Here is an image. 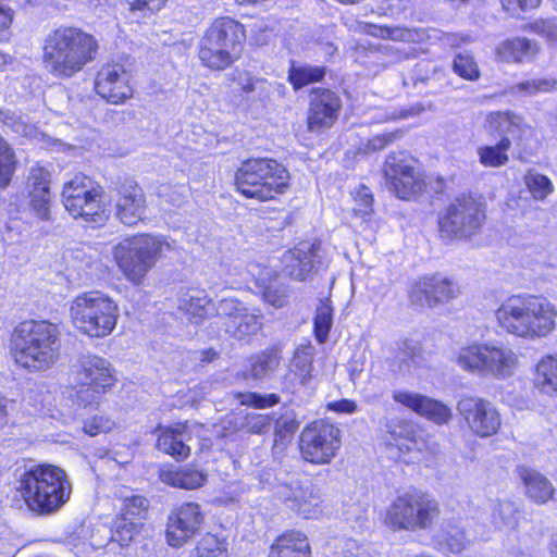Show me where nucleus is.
Returning a JSON list of instances; mask_svg holds the SVG:
<instances>
[{"mask_svg": "<svg viewBox=\"0 0 557 557\" xmlns=\"http://www.w3.org/2000/svg\"><path fill=\"white\" fill-rule=\"evenodd\" d=\"M524 183L535 200H545L554 191L552 181L537 172L529 171L524 176Z\"/></svg>", "mask_w": 557, "mask_h": 557, "instance_id": "45", "label": "nucleus"}, {"mask_svg": "<svg viewBox=\"0 0 557 557\" xmlns=\"http://www.w3.org/2000/svg\"><path fill=\"white\" fill-rule=\"evenodd\" d=\"M534 33L554 41L557 39V24L552 20H537L531 24Z\"/></svg>", "mask_w": 557, "mask_h": 557, "instance_id": "57", "label": "nucleus"}, {"mask_svg": "<svg viewBox=\"0 0 557 557\" xmlns=\"http://www.w3.org/2000/svg\"><path fill=\"white\" fill-rule=\"evenodd\" d=\"M246 308L242 306V304L234 298H224L221 299L215 306L216 315L220 318H224L225 321H230L235 319L236 315H239Z\"/></svg>", "mask_w": 557, "mask_h": 557, "instance_id": "53", "label": "nucleus"}, {"mask_svg": "<svg viewBox=\"0 0 557 557\" xmlns=\"http://www.w3.org/2000/svg\"><path fill=\"white\" fill-rule=\"evenodd\" d=\"M131 74L120 63L103 65L95 81L97 94L108 102L119 104L133 96Z\"/></svg>", "mask_w": 557, "mask_h": 557, "instance_id": "19", "label": "nucleus"}, {"mask_svg": "<svg viewBox=\"0 0 557 557\" xmlns=\"http://www.w3.org/2000/svg\"><path fill=\"white\" fill-rule=\"evenodd\" d=\"M51 174L45 169H33L28 177L29 206L41 220L49 219Z\"/></svg>", "mask_w": 557, "mask_h": 557, "instance_id": "25", "label": "nucleus"}, {"mask_svg": "<svg viewBox=\"0 0 557 557\" xmlns=\"http://www.w3.org/2000/svg\"><path fill=\"white\" fill-rule=\"evenodd\" d=\"M556 81L547 77H535L522 81L513 86V90L523 96H535L540 92L550 91Z\"/></svg>", "mask_w": 557, "mask_h": 557, "instance_id": "47", "label": "nucleus"}, {"mask_svg": "<svg viewBox=\"0 0 557 557\" xmlns=\"http://www.w3.org/2000/svg\"><path fill=\"white\" fill-rule=\"evenodd\" d=\"M311 548L305 534L298 531L285 532L270 548L268 557H310Z\"/></svg>", "mask_w": 557, "mask_h": 557, "instance_id": "28", "label": "nucleus"}, {"mask_svg": "<svg viewBox=\"0 0 557 557\" xmlns=\"http://www.w3.org/2000/svg\"><path fill=\"white\" fill-rule=\"evenodd\" d=\"M74 384L86 388L78 392V400L91 404L99 395L113 386L116 379L111 363L94 354H81L71 366Z\"/></svg>", "mask_w": 557, "mask_h": 557, "instance_id": "12", "label": "nucleus"}, {"mask_svg": "<svg viewBox=\"0 0 557 557\" xmlns=\"http://www.w3.org/2000/svg\"><path fill=\"white\" fill-rule=\"evenodd\" d=\"M330 410L343 413H354L357 411V405L355 401L349 399H341L327 405Z\"/></svg>", "mask_w": 557, "mask_h": 557, "instance_id": "62", "label": "nucleus"}, {"mask_svg": "<svg viewBox=\"0 0 557 557\" xmlns=\"http://www.w3.org/2000/svg\"><path fill=\"white\" fill-rule=\"evenodd\" d=\"M210 302L203 290H195L181 298L180 309L186 312L193 323L199 324L208 315Z\"/></svg>", "mask_w": 557, "mask_h": 557, "instance_id": "35", "label": "nucleus"}, {"mask_svg": "<svg viewBox=\"0 0 557 557\" xmlns=\"http://www.w3.org/2000/svg\"><path fill=\"white\" fill-rule=\"evenodd\" d=\"M282 262L285 275L297 282L312 281L326 268L320 243L298 244L283 255Z\"/></svg>", "mask_w": 557, "mask_h": 557, "instance_id": "16", "label": "nucleus"}, {"mask_svg": "<svg viewBox=\"0 0 557 557\" xmlns=\"http://www.w3.org/2000/svg\"><path fill=\"white\" fill-rule=\"evenodd\" d=\"M290 175L274 159L251 158L242 163L235 174L237 190L247 198L260 201L275 199L289 189Z\"/></svg>", "mask_w": 557, "mask_h": 557, "instance_id": "5", "label": "nucleus"}, {"mask_svg": "<svg viewBox=\"0 0 557 557\" xmlns=\"http://www.w3.org/2000/svg\"><path fill=\"white\" fill-rule=\"evenodd\" d=\"M511 146L508 137H503L495 146H483L478 149L479 160L484 166L498 168L505 165L509 158L507 151Z\"/></svg>", "mask_w": 557, "mask_h": 557, "instance_id": "38", "label": "nucleus"}, {"mask_svg": "<svg viewBox=\"0 0 557 557\" xmlns=\"http://www.w3.org/2000/svg\"><path fill=\"white\" fill-rule=\"evenodd\" d=\"M272 420L269 414L251 413L246 417L245 429L250 434H265L272 428Z\"/></svg>", "mask_w": 557, "mask_h": 557, "instance_id": "51", "label": "nucleus"}, {"mask_svg": "<svg viewBox=\"0 0 557 557\" xmlns=\"http://www.w3.org/2000/svg\"><path fill=\"white\" fill-rule=\"evenodd\" d=\"M540 2L541 0H502L504 9L512 14L518 11L534 9Z\"/></svg>", "mask_w": 557, "mask_h": 557, "instance_id": "60", "label": "nucleus"}, {"mask_svg": "<svg viewBox=\"0 0 557 557\" xmlns=\"http://www.w3.org/2000/svg\"><path fill=\"white\" fill-rule=\"evenodd\" d=\"M440 513L437 500L428 494L406 492L389 505L385 523L394 531H425L437 523Z\"/></svg>", "mask_w": 557, "mask_h": 557, "instance_id": "9", "label": "nucleus"}, {"mask_svg": "<svg viewBox=\"0 0 557 557\" xmlns=\"http://www.w3.org/2000/svg\"><path fill=\"white\" fill-rule=\"evenodd\" d=\"M388 433L393 438L397 437H408L411 433V428L408 423L403 421H392L388 425Z\"/></svg>", "mask_w": 557, "mask_h": 557, "instance_id": "61", "label": "nucleus"}, {"mask_svg": "<svg viewBox=\"0 0 557 557\" xmlns=\"http://www.w3.org/2000/svg\"><path fill=\"white\" fill-rule=\"evenodd\" d=\"M447 544L454 553L461 552L466 546V537L463 532H456V534H448Z\"/></svg>", "mask_w": 557, "mask_h": 557, "instance_id": "64", "label": "nucleus"}, {"mask_svg": "<svg viewBox=\"0 0 557 557\" xmlns=\"http://www.w3.org/2000/svg\"><path fill=\"white\" fill-rule=\"evenodd\" d=\"M16 169V158L11 145L0 135V187H7Z\"/></svg>", "mask_w": 557, "mask_h": 557, "instance_id": "43", "label": "nucleus"}, {"mask_svg": "<svg viewBox=\"0 0 557 557\" xmlns=\"http://www.w3.org/2000/svg\"><path fill=\"white\" fill-rule=\"evenodd\" d=\"M74 326L96 338L106 337L116 325L119 308L107 295L87 292L76 296L70 307Z\"/></svg>", "mask_w": 557, "mask_h": 557, "instance_id": "8", "label": "nucleus"}, {"mask_svg": "<svg viewBox=\"0 0 557 557\" xmlns=\"http://www.w3.org/2000/svg\"><path fill=\"white\" fill-rule=\"evenodd\" d=\"M356 200L360 202L359 208L356 209L360 215H367L372 211L373 197L368 187L362 185L358 189Z\"/></svg>", "mask_w": 557, "mask_h": 557, "instance_id": "59", "label": "nucleus"}, {"mask_svg": "<svg viewBox=\"0 0 557 557\" xmlns=\"http://www.w3.org/2000/svg\"><path fill=\"white\" fill-rule=\"evenodd\" d=\"M534 384L544 394H557V355H548L537 363Z\"/></svg>", "mask_w": 557, "mask_h": 557, "instance_id": "32", "label": "nucleus"}, {"mask_svg": "<svg viewBox=\"0 0 557 557\" xmlns=\"http://www.w3.org/2000/svg\"><path fill=\"white\" fill-rule=\"evenodd\" d=\"M385 184L398 198L410 200L424 189V181L414 168L407 163L405 153L392 152L384 163Z\"/></svg>", "mask_w": 557, "mask_h": 557, "instance_id": "15", "label": "nucleus"}, {"mask_svg": "<svg viewBox=\"0 0 557 557\" xmlns=\"http://www.w3.org/2000/svg\"><path fill=\"white\" fill-rule=\"evenodd\" d=\"M313 351L314 348L310 345L300 346L296 349L293 358V367H295L302 376V382L311 377V371L313 368Z\"/></svg>", "mask_w": 557, "mask_h": 557, "instance_id": "49", "label": "nucleus"}, {"mask_svg": "<svg viewBox=\"0 0 557 557\" xmlns=\"http://www.w3.org/2000/svg\"><path fill=\"white\" fill-rule=\"evenodd\" d=\"M453 70L457 75L468 81H475L480 76V71L474 58L467 51L459 52L455 55Z\"/></svg>", "mask_w": 557, "mask_h": 557, "instance_id": "46", "label": "nucleus"}, {"mask_svg": "<svg viewBox=\"0 0 557 557\" xmlns=\"http://www.w3.org/2000/svg\"><path fill=\"white\" fill-rule=\"evenodd\" d=\"M457 410L469 429L480 437H490L500 428V416L487 399L468 395L457 403Z\"/></svg>", "mask_w": 557, "mask_h": 557, "instance_id": "17", "label": "nucleus"}, {"mask_svg": "<svg viewBox=\"0 0 557 557\" xmlns=\"http://www.w3.org/2000/svg\"><path fill=\"white\" fill-rule=\"evenodd\" d=\"M165 248L171 249V245L160 237L141 234L121 240L113 255L126 278L138 285Z\"/></svg>", "mask_w": 557, "mask_h": 557, "instance_id": "10", "label": "nucleus"}, {"mask_svg": "<svg viewBox=\"0 0 557 557\" xmlns=\"http://www.w3.org/2000/svg\"><path fill=\"white\" fill-rule=\"evenodd\" d=\"M333 324V309L330 300H322L317 308L314 317V335L319 343L323 344L329 337Z\"/></svg>", "mask_w": 557, "mask_h": 557, "instance_id": "42", "label": "nucleus"}, {"mask_svg": "<svg viewBox=\"0 0 557 557\" xmlns=\"http://www.w3.org/2000/svg\"><path fill=\"white\" fill-rule=\"evenodd\" d=\"M195 557H227L226 543L213 534H206L197 543Z\"/></svg>", "mask_w": 557, "mask_h": 557, "instance_id": "44", "label": "nucleus"}, {"mask_svg": "<svg viewBox=\"0 0 557 557\" xmlns=\"http://www.w3.org/2000/svg\"><path fill=\"white\" fill-rule=\"evenodd\" d=\"M203 513L196 503L177 507L170 516L166 525V540L171 546L181 547L194 536L203 522Z\"/></svg>", "mask_w": 557, "mask_h": 557, "instance_id": "20", "label": "nucleus"}, {"mask_svg": "<svg viewBox=\"0 0 557 557\" xmlns=\"http://www.w3.org/2000/svg\"><path fill=\"white\" fill-rule=\"evenodd\" d=\"M13 11L9 8H3L0 5V32L7 35V40L9 39L8 29L13 22Z\"/></svg>", "mask_w": 557, "mask_h": 557, "instance_id": "63", "label": "nucleus"}, {"mask_svg": "<svg viewBox=\"0 0 557 557\" xmlns=\"http://www.w3.org/2000/svg\"><path fill=\"white\" fill-rule=\"evenodd\" d=\"M495 315L503 330L525 339L546 337L556 329L555 306L540 296H510L502 302Z\"/></svg>", "mask_w": 557, "mask_h": 557, "instance_id": "1", "label": "nucleus"}, {"mask_svg": "<svg viewBox=\"0 0 557 557\" xmlns=\"http://www.w3.org/2000/svg\"><path fill=\"white\" fill-rule=\"evenodd\" d=\"M224 325L230 336L242 341L257 334L262 326V322L259 317L249 313L247 309H245V311L236 315L235 319L225 321Z\"/></svg>", "mask_w": 557, "mask_h": 557, "instance_id": "34", "label": "nucleus"}, {"mask_svg": "<svg viewBox=\"0 0 557 557\" xmlns=\"http://www.w3.org/2000/svg\"><path fill=\"white\" fill-rule=\"evenodd\" d=\"M244 27L231 17H220L206 29L198 45L201 63L215 71L228 67L239 55Z\"/></svg>", "mask_w": 557, "mask_h": 557, "instance_id": "6", "label": "nucleus"}, {"mask_svg": "<svg viewBox=\"0 0 557 557\" xmlns=\"http://www.w3.org/2000/svg\"><path fill=\"white\" fill-rule=\"evenodd\" d=\"M102 195L100 185L86 175L77 174L64 184L62 201L74 219L96 226L102 225L108 219Z\"/></svg>", "mask_w": 557, "mask_h": 557, "instance_id": "11", "label": "nucleus"}, {"mask_svg": "<svg viewBox=\"0 0 557 557\" xmlns=\"http://www.w3.org/2000/svg\"><path fill=\"white\" fill-rule=\"evenodd\" d=\"M160 434L157 440V448L175 458L176 460L185 459L190 454V448L186 445L188 435L183 426L159 429Z\"/></svg>", "mask_w": 557, "mask_h": 557, "instance_id": "29", "label": "nucleus"}, {"mask_svg": "<svg viewBox=\"0 0 557 557\" xmlns=\"http://www.w3.org/2000/svg\"><path fill=\"white\" fill-rule=\"evenodd\" d=\"M296 426L297 425L294 420L278 418L275 421L274 425V447L285 445V443L290 438L292 434L295 432Z\"/></svg>", "mask_w": 557, "mask_h": 557, "instance_id": "52", "label": "nucleus"}, {"mask_svg": "<svg viewBox=\"0 0 557 557\" xmlns=\"http://www.w3.org/2000/svg\"><path fill=\"white\" fill-rule=\"evenodd\" d=\"M140 522L126 519L125 517H117L114 521V528L111 529L107 525H99L100 533L107 540H112L119 543L121 547L127 546L139 532Z\"/></svg>", "mask_w": 557, "mask_h": 557, "instance_id": "33", "label": "nucleus"}, {"mask_svg": "<svg viewBox=\"0 0 557 557\" xmlns=\"http://www.w3.org/2000/svg\"><path fill=\"white\" fill-rule=\"evenodd\" d=\"M16 487L28 509L38 516L55 513L69 500L72 487L65 471L44 463L24 471Z\"/></svg>", "mask_w": 557, "mask_h": 557, "instance_id": "4", "label": "nucleus"}, {"mask_svg": "<svg viewBox=\"0 0 557 557\" xmlns=\"http://www.w3.org/2000/svg\"><path fill=\"white\" fill-rule=\"evenodd\" d=\"M114 209L116 219L134 226L143 221L146 213V196L143 188L132 178H125L116 188Z\"/></svg>", "mask_w": 557, "mask_h": 557, "instance_id": "21", "label": "nucleus"}, {"mask_svg": "<svg viewBox=\"0 0 557 557\" xmlns=\"http://www.w3.org/2000/svg\"><path fill=\"white\" fill-rule=\"evenodd\" d=\"M60 335L58 325L48 321L20 323L12 338L15 362L33 372L49 370L60 358Z\"/></svg>", "mask_w": 557, "mask_h": 557, "instance_id": "3", "label": "nucleus"}, {"mask_svg": "<svg viewBox=\"0 0 557 557\" xmlns=\"http://www.w3.org/2000/svg\"><path fill=\"white\" fill-rule=\"evenodd\" d=\"M518 506L515 502L498 499L492 510V523L498 529H513L518 523Z\"/></svg>", "mask_w": 557, "mask_h": 557, "instance_id": "41", "label": "nucleus"}, {"mask_svg": "<svg viewBox=\"0 0 557 557\" xmlns=\"http://www.w3.org/2000/svg\"><path fill=\"white\" fill-rule=\"evenodd\" d=\"M342 103L339 97L330 89H317L312 92L308 113V127L320 132L331 127L337 120Z\"/></svg>", "mask_w": 557, "mask_h": 557, "instance_id": "22", "label": "nucleus"}, {"mask_svg": "<svg viewBox=\"0 0 557 557\" xmlns=\"http://www.w3.org/2000/svg\"><path fill=\"white\" fill-rule=\"evenodd\" d=\"M394 399L436 424H446L453 417L448 406L424 395L398 392L394 395Z\"/></svg>", "mask_w": 557, "mask_h": 557, "instance_id": "23", "label": "nucleus"}, {"mask_svg": "<svg viewBox=\"0 0 557 557\" xmlns=\"http://www.w3.org/2000/svg\"><path fill=\"white\" fill-rule=\"evenodd\" d=\"M490 125L497 132L515 136L523 132V119L511 111L492 112L487 116Z\"/></svg>", "mask_w": 557, "mask_h": 557, "instance_id": "40", "label": "nucleus"}, {"mask_svg": "<svg viewBox=\"0 0 557 557\" xmlns=\"http://www.w3.org/2000/svg\"><path fill=\"white\" fill-rule=\"evenodd\" d=\"M517 472L532 500L544 504L553 497L554 487L543 474L524 466L519 467Z\"/></svg>", "mask_w": 557, "mask_h": 557, "instance_id": "30", "label": "nucleus"}, {"mask_svg": "<svg viewBox=\"0 0 557 557\" xmlns=\"http://www.w3.org/2000/svg\"><path fill=\"white\" fill-rule=\"evenodd\" d=\"M98 49L94 36L75 27H59L44 41L42 61L58 78H70L95 59Z\"/></svg>", "mask_w": 557, "mask_h": 557, "instance_id": "2", "label": "nucleus"}, {"mask_svg": "<svg viewBox=\"0 0 557 557\" xmlns=\"http://www.w3.org/2000/svg\"><path fill=\"white\" fill-rule=\"evenodd\" d=\"M325 72V66L293 64L288 71V81L295 89H300L311 83L320 82Z\"/></svg>", "mask_w": 557, "mask_h": 557, "instance_id": "39", "label": "nucleus"}, {"mask_svg": "<svg viewBox=\"0 0 557 557\" xmlns=\"http://www.w3.org/2000/svg\"><path fill=\"white\" fill-rule=\"evenodd\" d=\"M282 355L277 346H271L251 356L243 371L244 379L263 380L271 376L281 363Z\"/></svg>", "mask_w": 557, "mask_h": 557, "instance_id": "26", "label": "nucleus"}, {"mask_svg": "<svg viewBox=\"0 0 557 557\" xmlns=\"http://www.w3.org/2000/svg\"><path fill=\"white\" fill-rule=\"evenodd\" d=\"M339 447L341 430L324 420L311 422L304 428L299 436L300 454L311 463H330Z\"/></svg>", "mask_w": 557, "mask_h": 557, "instance_id": "14", "label": "nucleus"}, {"mask_svg": "<svg viewBox=\"0 0 557 557\" xmlns=\"http://www.w3.org/2000/svg\"><path fill=\"white\" fill-rule=\"evenodd\" d=\"M263 298L267 302L271 304L272 306L281 308L286 304L287 289H281L273 285L267 286L263 290Z\"/></svg>", "mask_w": 557, "mask_h": 557, "instance_id": "58", "label": "nucleus"}, {"mask_svg": "<svg viewBox=\"0 0 557 557\" xmlns=\"http://www.w3.org/2000/svg\"><path fill=\"white\" fill-rule=\"evenodd\" d=\"M132 12H141L145 16L147 12L159 11L166 0H125Z\"/></svg>", "mask_w": 557, "mask_h": 557, "instance_id": "56", "label": "nucleus"}, {"mask_svg": "<svg viewBox=\"0 0 557 557\" xmlns=\"http://www.w3.org/2000/svg\"><path fill=\"white\" fill-rule=\"evenodd\" d=\"M0 123L23 137H33L37 133L36 126L21 111L0 109Z\"/></svg>", "mask_w": 557, "mask_h": 557, "instance_id": "37", "label": "nucleus"}, {"mask_svg": "<svg viewBox=\"0 0 557 557\" xmlns=\"http://www.w3.org/2000/svg\"><path fill=\"white\" fill-rule=\"evenodd\" d=\"M148 500L143 496L132 495L125 497L120 517H125L133 521H135L134 519L136 518L141 519L148 509Z\"/></svg>", "mask_w": 557, "mask_h": 557, "instance_id": "50", "label": "nucleus"}, {"mask_svg": "<svg viewBox=\"0 0 557 557\" xmlns=\"http://www.w3.org/2000/svg\"><path fill=\"white\" fill-rule=\"evenodd\" d=\"M277 494L284 502L290 503L289 508L305 518H312L320 512L322 496L319 488L311 483L282 486Z\"/></svg>", "mask_w": 557, "mask_h": 557, "instance_id": "24", "label": "nucleus"}, {"mask_svg": "<svg viewBox=\"0 0 557 557\" xmlns=\"http://www.w3.org/2000/svg\"><path fill=\"white\" fill-rule=\"evenodd\" d=\"M114 422L109 418L96 416L84 422L83 431L85 434L89 436H96L100 433H104L112 430Z\"/></svg>", "mask_w": 557, "mask_h": 557, "instance_id": "54", "label": "nucleus"}, {"mask_svg": "<svg viewBox=\"0 0 557 557\" xmlns=\"http://www.w3.org/2000/svg\"><path fill=\"white\" fill-rule=\"evenodd\" d=\"M485 211L471 196L454 199L438 219L440 235L445 239H460L474 235L482 227Z\"/></svg>", "mask_w": 557, "mask_h": 557, "instance_id": "13", "label": "nucleus"}, {"mask_svg": "<svg viewBox=\"0 0 557 557\" xmlns=\"http://www.w3.org/2000/svg\"><path fill=\"white\" fill-rule=\"evenodd\" d=\"M419 357V348L411 341H404L397 344L394 355L385 361L394 374H407L417 364Z\"/></svg>", "mask_w": 557, "mask_h": 557, "instance_id": "31", "label": "nucleus"}, {"mask_svg": "<svg viewBox=\"0 0 557 557\" xmlns=\"http://www.w3.org/2000/svg\"><path fill=\"white\" fill-rule=\"evenodd\" d=\"M236 398L239 400L240 405L258 409L273 407L281 400L280 396L274 393L262 395L253 392L238 393Z\"/></svg>", "mask_w": 557, "mask_h": 557, "instance_id": "48", "label": "nucleus"}, {"mask_svg": "<svg viewBox=\"0 0 557 557\" xmlns=\"http://www.w3.org/2000/svg\"><path fill=\"white\" fill-rule=\"evenodd\" d=\"M456 362L462 370L473 375L505 380L513 374L518 357L507 346L475 343L460 348Z\"/></svg>", "mask_w": 557, "mask_h": 557, "instance_id": "7", "label": "nucleus"}, {"mask_svg": "<svg viewBox=\"0 0 557 557\" xmlns=\"http://www.w3.org/2000/svg\"><path fill=\"white\" fill-rule=\"evenodd\" d=\"M457 285L441 275L423 276L416 281L409 290L411 305L419 308H434L457 297Z\"/></svg>", "mask_w": 557, "mask_h": 557, "instance_id": "18", "label": "nucleus"}, {"mask_svg": "<svg viewBox=\"0 0 557 557\" xmlns=\"http://www.w3.org/2000/svg\"><path fill=\"white\" fill-rule=\"evenodd\" d=\"M160 480L173 487L196 490L206 484L208 474L203 470L187 465L161 470Z\"/></svg>", "mask_w": 557, "mask_h": 557, "instance_id": "27", "label": "nucleus"}, {"mask_svg": "<svg viewBox=\"0 0 557 557\" xmlns=\"http://www.w3.org/2000/svg\"><path fill=\"white\" fill-rule=\"evenodd\" d=\"M403 131H395L391 133L380 134L369 139L367 148L371 151H379L384 149L386 146L401 138Z\"/></svg>", "mask_w": 557, "mask_h": 557, "instance_id": "55", "label": "nucleus"}, {"mask_svg": "<svg viewBox=\"0 0 557 557\" xmlns=\"http://www.w3.org/2000/svg\"><path fill=\"white\" fill-rule=\"evenodd\" d=\"M536 45L528 38L506 40L498 47L499 54L509 61L521 62L536 53Z\"/></svg>", "mask_w": 557, "mask_h": 557, "instance_id": "36", "label": "nucleus"}]
</instances>
